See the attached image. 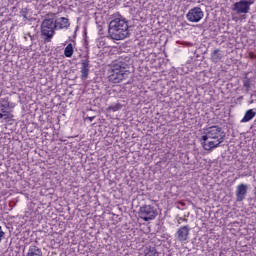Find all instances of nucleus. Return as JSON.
Masks as SVG:
<instances>
[{"mask_svg":"<svg viewBox=\"0 0 256 256\" xmlns=\"http://www.w3.org/2000/svg\"><path fill=\"white\" fill-rule=\"evenodd\" d=\"M248 189L249 188L247 187V185H244V184L237 186V189H236V201L237 202H242L246 199Z\"/></svg>","mask_w":256,"mask_h":256,"instance_id":"nucleus-10","label":"nucleus"},{"mask_svg":"<svg viewBox=\"0 0 256 256\" xmlns=\"http://www.w3.org/2000/svg\"><path fill=\"white\" fill-rule=\"evenodd\" d=\"M89 66L90 62L89 60H82L81 62V79L86 80L89 76Z\"/></svg>","mask_w":256,"mask_h":256,"instance_id":"nucleus-11","label":"nucleus"},{"mask_svg":"<svg viewBox=\"0 0 256 256\" xmlns=\"http://www.w3.org/2000/svg\"><path fill=\"white\" fill-rule=\"evenodd\" d=\"M256 112L253 109L247 110L244 117L241 120V123H247L251 121L253 118H255Z\"/></svg>","mask_w":256,"mask_h":256,"instance_id":"nucleus-14","label":"nucleus"},{"mask_svg":"<svg viewBox=\"0 0 256 256\" xmlns=\"http://www.w3.org/2000/svg\"><path fill=\"white\" fill-rule=\"evenodd\" d=\"M26 256H43V252L38 246L31 245Z\"/></svg>","mask_w":256,"mask_h":256,"instance_id":"nucleus-12","label":"nucleus"},{"mask_svg":"<svg viewBox=\"0 0 256 256\" xmlns=\"http://www.w3.org/2000/svg\"><path fill=\"white\" fill-rule=\"evenodd\" d=\"M27 13H28V9L27 8H23L21 10V16H23V18L27 19Z\"/></svg>","mask_w":256,"mask_h":256,"instance_id":"nucleus-21","label":"nucleus"},{"mask_svg":"<svg viewBox=\"0 0 256 256\" xmlns=\"http://www.w3.org/2000/svg\"><path fill=\"white\" fill-rule=\"evenodd\" d=\"M0 105L6 108H13V106L10 105L8 96L0 98Z\"/></svg>","mask_w":256,"mask_h":256,"instance_id":"nucleus-18","label":"nucleus"},{"mask_svg":"<svg viewBox=\"0 0 256 256\" xmlns=\"http://www.w3.org/2000/svg\"><path fill=\"white\" fill-rule=\"evenodd\" d=\"M186 18L189 22L198 23L204 18V11L201 7L191 8L186 14Z\"/></svg>","mask_w":256,"mask_h":256,"instance_id":"nucleus-7","label":"nucleus"},{"mask_svg":"<svg viewBox=\"0 0 256 256\" xmlns=\"http://www.w3.org/2000/svg\"><path fill=\"white\" fill-rule=\"evenodd\" d=\"M255 3V0H240L234 3L233 10L237 14H247L249 13L251 5Z\"/></svg>","mask_w":256,"mask_h":256,"instance_id":"nucleus-6","label":"nucleus"},{"mask_svg":"<svg viewBox=\"0 0 256 256\" xmlns=\"http://www.w3.org/2000/svg\"><path fill=\"white\" fill-rule=\"evenodd\" d=\"M74 54L73 44H68L64 49V56L67 58H71Z\"/></svg>","mask_w":256,"mask_h":256,"instance_id":"nucleus-15","label":"nucleus"},{"mask_svg":"<svg viewBox=\"0 0 256 256\" xmlns=\"http://www.w3.org/2000/svg\"><path fill=\"white\" fill-rule=\"evenodd\" d=\"M225 133L219 126L206 129L205 135L201 137V145L205 151H213L224 142Z\"/></svg>","mask_w":256,"mask_h":256,"instance_id":"nucleus-1","label":"nucleus"},{"mask_svg":"<svg viewBox=\"0 0 256 256\" xmlns=\"http://www.w3.org/2000/svg\"><path fill=\"white\" fill-rule=\"evenodd\" d=\"M144 253V256H159L155 247L146 248Z\"/></svg>","mask_w":256,"mask_h":256,"instance_id":"nucleus-17","label":"nucleus"},{"mask_svg":"<svg viewBox=\"0 0 256 256\" xmlns=\"http://www.w3.org/2000/svg\"><path fill=\"white\" fill-rule=\"evenodd\" d=\"M108 34L113 40H124L129 34V24L126 18L122 15L114 16V18L109 22Z\"/></svg>","mask_w":256,"mask_h":256,"instance_id":"nucleus-2","label":"nucleus"},{"mask_svg":"<svg viewBox=\"0 0 256 256\" xmlns=\"http://www.w3.org/2000/svg\"><path fill=\"white\" fill-rule=\"evenodd\" d=\"M7 109L5 106L0 105V119L9 120L14 117Z\"/></svg>","mask_w":256,"mask_h":256,"instance_id":"nucleus-13","label":"nucleus"},{"mask_svg":"<svg viewBox=\"0 0 256 256\" xmlns=\"http://www.w3.org/2000/svg\"><path fill=\"white\" fill-rule=\"evenodd\" d=\"M250 59H255L256 58V54H254L253 52H249L248 54Z\"/></svg>","mask_w":256,"mask_h":256,"instance_id":"nucleus-24","label":"nucleus"},{"mask_svg":"<svg viewBox=\"0 0 256 256\" xmlns=\"http://www.w3.org/2000/svg\"><path fill=\"white\" fill-rule=\"evenodd\" d=\"M243 86L246 88V91L249 92L251 90V80H249V78H245L243 80Z\"/></svg>","mask_w":256,"mask_h":256,"instance_id":"nucleus-20","label":"nucleus"},{"mask_svg":"<svg viewBox=\"0 0 256 256\" xmlns=\"http://www.w3.org/2000/svg\"><path fill=\"white\" fill-rule=\"evenodd\" d=\"M178 224H181V222H185V223H187L188 222V219H186V218H183V217H180V218H178Z\"/></svg>","mask_w":256,"mask_h":256,"instance_id":"nucleus-23","label":"nucleus"},{"mask_svg":"<svg viewBox=\"0 0 256 256\" xmlns=\"http://www.w3.org/2000/svg\"><path fill=\"white\" fill-rule=\"evenodd\" d=\"M122 109V104H114V106H108L107 110L117 112Z\"/></svg>","mask_w":256,"mask_h":256,"instance_id":"nucleus-19","label":"nucleus"},{"mask_svg":"<svg viewBox=\"0 0 256 256\" xmlns=\"http://www.w3.org/2000/svg\"><path fill=\"white\" fill-rule=\"evenodd\" d=\"M191 228L190 226H183L178 229L176 235L180 242H186L189 239Z\"/></svg>","mask_w":256,"mask_h":256,"instance_id":"nucleus-9","label":"nucleus"},{"mask_svg":"<svg viewBox=\"0 0 256 256\" xmlns=\"http://www.w3.org/2000/svg\"><path fill=\"white\" fill-rule=\"evenodd\" d=\"M223 58V54H220V50H214L211 54V60L215 63H218Z\"/></svg>","mask_w":256,"mask_h":256,"instance_id":"nucleus-16","label":"nucleus"},{"mask_svg":"<svg viewBox=\"0 0 256 256\" xmlns=\"http://www.w3.org/2000/svg\"><path fill=\"white\" fill-rule=\"evenodd\" d=\"M56 30H68L71 26L70 20L67 17H59L54 20Z\"/></svg>","mask_w":256,"mask_h":256,"instance_id":"nucleus-8","label":"nucleus"},{"mask_svg":"<svg viewBox=\"0 0 256 256\" xmlns=\"http://www.w3.org/2000/svg\"><path fill=\"white\" fill-rule=\"evenodd\" d=\"M55 16L56 13H47L41 22L40 30L45 43H50L56 34Z\"/></svg>","mask_w":256,"mask_h":256,"instance_id":"nucleus-3","label":"nucleus"},{"mask_svg":"<svg viewBox=\"0 0 256 256\" xmlns=\"http://www.w3.org/2000/svg\"><path fill=\"white\" fill-rule=\"evenodd\" d=\"M158 215L157 209L151 205H145L140 208L139 216L145 221H150Z\"/></svg>","mask_w":256,"mask_h":256,"instance_id":"nucleus-5","label":"nucleus"},{"mask_svg":"<svg viewBox=\"0 0 256 256\" xmlns=\"http://www.w3.org/2000/svg\"><path fill=\"white\" fill-rule=\"evenodd\" d=\"M5 239V232L2 229V226H0V242H2V240Z\"/></svg>","mask_w":256,"mask_h":256,"instance_id":"nucleus-22","label":"nucleus"},{"mask_svg":"<svg viewBox=\"0 0 256 256\" xmlns=\"http://www.w3.org/2000/svg\"><path fill=\"white\" fill-rule=\"evenodd\" d=\"M130 75L129 70L119 64H113L112 67L108 70V81L113 84H119L125 79H127Z\"/></svg>","mask_w":256,"mask_h":256,"instance_id":"nucleus-4","label":"nucleus"}]
</instances>
